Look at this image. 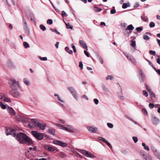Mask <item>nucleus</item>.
<instances>
[{"mask_svg": "<svg viewBox=\"0 0 160 160\" xmlns=\"http://www.w3.org/2000/svg\"><path fill=\"white\" fill-rule=\"evenodd\" d=\"M6 133L7 135H10L15 137L20 144L32 146L34 145V142L25 133L22 132L17 133L15 130L11 128L7 129Z\"/></svg>", "mask_w": 160, "mask_h": 160, "instance_id": "f257e3e1", "label": "nucleus"}, {"mask_svg": "<svg viewBox=\"0 0 160 160\" xmlns=\"http://www.w3.org/2000/svg\"><path fill=\"white\" fill-rule=\"evenodd\" d=\"M55 125L57 126L58 129L63 130L71 133H74L75 131H77L76 128H74L71 125H67L66 126H65L58 123H55Z\"/></svg>", "mask_w": 160, "mask_h": 160, "instance_id": "f03ea898", "label": "nucleus"}, {"mask_svg": "<svg viewBox=\"0 0 160 160\" xmlns=\"http://www.w3.org/2000/svg\"><path fill=\"white\" fill-rule=\"evenodd\" d=\"M123 54L127 58L128 60L134 65H136L137 64V62L135 58L132 56L131 55H129L128 53L127 52H123Z\"/></svg>", "mask_w": 160, "mask_h": 160, "instance_id": "7ed1b4c3", "label": "nucleus"}, {"mask_svg": "<svg viewBox=\"0 0 160 160\" xmlns=\"http://www.w3.org/2000/svg\"><path fill=\"white\" fill-rule=\"evenodd\" d=\"M8 84L10 87L12 89L18 87L19 84V82L13 78H11L9 80Z\"/></svg>", "mask_w": 160, "mask_h": 160, "instance_id": "20e7f679", "label": "nucleus"}, {"mask_svg": "<svg viewBox=\"0 0 160 160\" xmlns=\"http://www.w3.org/2000/svg\"><path fill=\"white\" fill-rule=\"evenodd\" d=\"M10 93L13 97L17 98L21 97L22 94L17 88H13L10 91Z\"/></svg>", "mask_w": 160, "mask_h": 160, "instance_id": "39448f33", "label": "nucleus"}, {"mask_svg": "<svg viewBox=\"0 0 160 160\" xmlns=\"http://www.w3.org/2000/svg\"><path fill=\"white\" fill-rule=\"evenodd\" d=\"M31 133L37 139L39 140H42L43 138L42 133L36 131H32Z\"/></svg>", "mask_w": 160, "mask_h": 160, "instance_id": "423d86ee", "label": "nucleus"}, {"mask_svg": "<svg viewBox=\"0 0 160 160\" xmlns=\"http://www.w3.org/2000/svg\"><path fill=\"white\" fill-rule=\"evenodd\" d=\"M151 119L152 123L154 125L157 126L159 123V119L153 115H152Z\"/></svg>", "mask_w": 160, "mask_h": 160, "instance_id": "0eeeda50", "label": "nucleus"}, {"mask_svg": "<svg viewBox=\"0 0 160 160\" xmlns=\"http://www.w3.org/2000/svg\"><path fill=\"white\" fill-rule=\"evenodd\" d=\"M38 122L37 121L36 119H32L30 122L28 124V126L31 128H34V127H37V125Z\"/></svg>", "mask_w": 160, "mask_h": 160, "instance_id": "6e6552de", "label": "nucleus"}, {"mask_svg": "<svg viewBox=\"0 0 160 160\" xmlns=\"http://www.w3.org/2000/svg\"><path fill=\"white\" fill-rule=\"evenodd\" d=\"M80 152L83 155L87 157H89L92 158H94L95 157V156L92 154L90 152L84 150H80Z\"/></svg>", "mask_w": 160, "mask_h": 160, "instance_id": "1a4fd4ad", "label": "nucleus"}, {"mask_svg": "<svg viewBox=\"0 0 160 160\" xmlns=\"http://www.w3.org/2000/svg\"><path fill=\"white\" fill-rule=\"evenodd\" d=\"M53 144L60 146L62 147H66L67 146V144L65 142H62L58 140H53L52 142Z\"/></svg>", "mask_w": 160, "mask_h": 160, "instance_id": "9d476101", "label": "nucleus"}, {"mask_svg": "<svg viewBox=\"0 0 160 160\" xmlns=\"http://www.w3.org/2000/svg\"><path fill=\"white\" fill-rule=\"evenodd\" d=\"M87 130L90 132L95 133L98 130V128L97 127H93L91 126H88L87 128Z\"/></svg>", "mask_w": 160, "mask_h": 160, "instance_id": "9b49d317", "label": "nucleus"}, {"mask_svg": "<svg viewBox=\"0 0 160 160\" xmlns=\"http://www.w3.org/2000/svg\"><path fill=\"white\" fill-rule=\"evenodd\" d=\"M16 119L19 122H26L27 121V119L24 117L20 115H17L16 117Z\"/></svg>", "mask_w": 160, "mask_h": 160, "instance_id": "f8f14e48", "label": "nucleus"}, {"mask_svg": "<svg viewBox=\"0 0 160 160\" xmlns=\"http://www.w3.org/2000/svg\"><path fill=\"white\" fill-rule=\"evenodd\" d=\"M6 64L7 67L10 68H13L15 67V66L13 63L10 60H8Z\"/></svg>", "mask_w": 160, "mask_h": 160, "instance_id": "ddd939ff", "label": "nucleus"}, {"mask_svg": "<svg viewBox=\"0 0 160 160\" xmlns=\"http://www.w3.org/2000/svg\"><path fill=\"white\" fill-rule=\"evenodd\" d=\"M7 110L8 113L11 116H13L15 115V112L13 108L7 105Z\"/></svg>", "mask_w": 160, "mask_h": 160, "instance_id": "4468645a", "label": "nucleus"}, {"mask_svg": "<svg viewBox=\"0 0 160 160\" xmlns=\"http://www.w3.org/2000/svg\"><path fill=\"white\" fill-rule=\"evenodd\" d=\"M46 125L44 123H41L38 122L37 125V127L39 128L42 130H44L46 128Z\"/></svg>", "mask_w": 160, "mask_h": 160, "instance_id": "2eb2a0df", "label": "nucleus"}, {"mask_svg": "<svg viewBox=\"0 0 160 160\" xmlns=\"http://www.w3.org/2000/svg\"><path fill=\"white\" fill-rule=\"evenodd\" d=\"M22 19L24 29L26 32H28L29 30L27 25V23L26 21L23 17L22 18Z\"/></svg>", "mask_w": 160, "mask_h": 160, "instance_id": "dca6fc26", "label": "nucleus"}, {"mask_svg": "<svg viewBox=\"0 0 160 160\" xmlns=\"http://www.w3.org/2000/svg\"><path fill=\"white\" fill-rule=\"evenodd\" d=\"M1 99L2 101L6 102H10L11 100L9 98H7L5 97L4 95H2L0 98Z\"/></svg>", "mask_w": 160, "mask_h": 160, "instance_id": "f3484780", "label": "nucleus"}, {"mask_svg": "<svg viewBox=\"0 0 160 160\" xmlns=\"http://www.w3.org/2000/svg\"><path fill=\"white\" fill-rule=\"evenodd\" d=\"M57 99L58 101V103L62 107H64V105L62 103H64L65 102L64 100L62 99L59 96L57 98Z\"/></svg>", "mask_w": 160, "mask_h": 160, "instance_id": "a211bd4d", "label": "nucleus"}, {"mask_svg": "<svg viewBox=\"0 0 160 160\" xmlns=\"http://www.w3.org/2000/svg\"><path fill=\"white\" fill-rule=\"evenodd\" d=\"M79 43L80 46L83 48H85L86 50H88V47L86 43L82 40H80L79 41Z\"/></svg>", "mask_w": 160, "mask_h": 160, "instance_id": "6ab92c4d", "label": "nucleus"}, {"mask_svg": "<svg viewBox=\"0 0 160 160\" xmlns=\"http://www.w3.org/2000/svg\"><path fill=\"white\" fill-rule=\"evenodd\" d=\"M44 147L45 149L49 151H54L55 150V148L54 147H50L48 145H45Z\"/></svg>", "mask_w": 160, "mask_h": 160, "instance_id": "aec40b11", "label": "nucleus"}, {"mask_svg": "<svg viewBox=\"0 0 160 160\" xmlns=\"http://www.w3.org/2000/svg\"><path fill=\"white\" fill-rule=\"evenodd\" d=\"M151 148L152 151L153 152L154 155L156 157L160 153L155 147H151Z\"/></svg>", "mask_w": 160, "mask_h": 160, "instance_id": "412c9836", "label": "nucleus"}, {"mask_svg": "<svg viewBox=\"0 0 160 160\" xmlns=\"http://www.w3.org/2000/svg\"><path fill=\"white\" fill-rule=\"evenodd\" d=\"M139 79L143 81V79H144L145 76L143 74L141 70H140L139 72Z\"/></svg>", "mask_w": 160, "mask_h": 160, "instance_id": "4be33fe9", "label": "nucleus"}, {"mask_svg": "<svg viewBox=\"0 0 160 160\" xmlns=\"http://www.w3.org/2000/svg\"><path fill=\"white\" fill-rule=\"evenodd\" d=\"M142 156L145 160H153L150 156L148 154H143L142 155Z\"/></svg>", "mask_w": 160, "mask_h": 160, "instance_id": "5701e85b", "label": "nucleus"}, {"mask_svg": "<svg viewBox=\"0 0 160 160\" xmlns=\"http://www.w3.org/2000/svg\"><path fill=\"white\" fill-rule=\"evenodd\" d=\"M70 93L72 94V95L75 99L76 100H78V96L76 91L75 90L72 92H71Z\"/></svg>", "mask_w": 160, "mask_h": 160, "instance_id": "b1692460", "label": "nucleus"}, {"mask_svg": "<svg viewBox=\"0 0 160 160\" xmlns=\"http://www.w3.org/2000/svg\"><path fill=\"white\" fill-rule=\"evenodd\" d=\"M134 28L132 25L130 24L128 26L127 28L126 29V30H129L130 32H131Z\"/></svg>", "mask_w": 160, "mask_h": 160, "instance_id": "393cba45", "label": "nucleus"}, {"mask_svg": "<svg viewBox=\"0 0 160 160\" xmlns=\"http://www.w3.org/2000/svg\"><path fill=\"white\" fill-rule=\"evenodd\" d=\"M23 82L27 85H29L30 84L29 81L27 78H24Z\"/></svg>", "mask_w": 160, "mask_h": 160, "instance_id": "a878e982", "label": "nucleus"}, {"mask_svg": "<svg viewBox=\"0 0 160 160\" xmlns=\"http://www.w3.org/2000/svg\"><path fill=\"white\" fill-rule=\"evenodd\" d=\"M142 19L144 22H148V18L146 16H145L144 15H143L141 16Z\"/></svg>", "mask_w": 160, "mask_h": 160, "instance_id": "bb28decb", "label": "nucleus"}, {"mask_svg": "<svg viewBox=\"0 0 160 160\" xmlns=\"http://www.w3.org/2000/svg\"><path fill=\"white\" fill-rule=\"evenodd\" d=\"M65 24V25H66V28H68V29H72V28H73V26L71 25L70 23L69 22L68 23H66V22H65L64 21Z\"/></svg>", "mask_w": 160, "mask_h": 160, "instance_id": "cd10ccee", "label": "nucleus"}, {"mask_svg": "<svg viewBox=\"0 0 160 160\" xmlns=\"http://www.w3.org/2000/svg\"><path fill=\"white\" fill-rule=\"evenodd\" d=\"M142 145L143 147H144V149L145 150H147L148 151H149V147L148 146H146L145 143H142Z\"/></svg>", "mask_w": 160, "mask_h": 160, "instance_id": "c85d7f7f", "label": "nucleus"}, {"mask_svg": "<svg viewBox=\"0 0 160 160\" xmlns=\"http://www.w3.org/2000/svg\"><path fill=\"white\" fill-rule=\"evenodd\" d=\"M48 132L49 133L53 135L55 134V130L54 129H50L48 130Z\"/></svg>", "mask_w": 160, "mask_h": 160, "instance_id": "c756f323", "label": "nucleus"}, {"mask_svg": "<svg viewBox=\"0 0 160 160\" xmlns=\"http://www.w3.org/2000/svg\"><path fill=\"white\" fill-rule=\"evenodd\" d=\"M129 3H124L122 5V8L123 9H125L127 8L128 7H129Z\"/></svg>", "mask_w": 160, "mask_h": 160, "instance_id": "7c9ffc66", "label": "nucleus"}, {"mask_svg": "<svg viewBox=\"0 0 160 160\" xmlns=\"http://www.w3.org/2000/svg\"><path fill=\"white\" fill-rule=\"evenodd\" d=\"M93 10L96 12H98L101 11L102 9L101 8H98L97 7L95 6L94 7Z\"/></svg>", "mask_w": 160, "mask_h": 160, "instance_id": "2f4dec72", "label": "nucleus"}, {"mask_svg": "<svg viewBox=\"0 0 160 160\" xmlns=\"http://www.w3.org/2000/svg\"><path fill=\"white\" fill-rule=\"evenodd\" d=\"M0 106L1 108L3 109H5L7 108L6 106L3 104L1 102H0Z\"/></svg>", "mask_w": 160, "mask_h": 160, "instance_id": "473e14b6", "label": "nucleus"}, {"mask_svg": "<svg viewBox=\"0 0 160 160\" xmlns=\"http://www.w3.org/2000/svg\"><path fill=\"white\" fill-rule=\"evenodd\" d=\"M23 45L24 47L26 48H28L29 47V44L27 42H23Z\"/></svg>", "mask_w": 160, "mask_h": 160, "instance_id": "72a5a7b5", "label": "nucleus"}, {"mask_svg": "<svg viewBox=\"0 0 160 160\" xmlns=\"http://www.w3.org/2000/svg\"><path fill=\"white\" fill-rule=\"evenodd\" d=\"M67 89L70 92V93L75 90L74 88L72 87H68Z\"/></svg>", "mask_w": 160, "mask_h": 160, "instance_id": "f704fd0d", "label": "nucleus"}, {"mask_svg": "<svg viewBox=\"0 0 160 160\" xmlns=\"http://www.w3.org/2000/svg\"><path fill=\"white\" fill-rule=\"evenodd\" d=\"M131 45L134 48L136 47V42L132 40L131 41Z\"/></svg>", "mask_w": 160, "mask_h": 160, "instance_id": "c9c22d12", "label": "nucleus"}, {"mask_svg": "<svg viewBox=\"0 0 160 160\" xmlns=\"http://www.w3.org/2000/svg\"><path fill=\"white\" fill-rule=\"evenodd\" d=\"M142 28L141 27H137L136 28V30L138 32H140L142 30Z\"/></svg>", "mask_w": 160, "mask_h": 160, "instance_id": "e433bc0d", "label": "nucleus"}, {"mask_svg": "<svg viewBox=\"0 0 160 160\" xmlns=\"http://www.w3.org/2000/svg\"><path fill=\"white\" fill-rule=\"evenodd\" d=\"M98 138L99 140L102 141L104 142H106V140L105 138H103L102 137H98Z\"/></svg>", "mask_w": 160, "mask_h": 160, "instance_id": "4c0bfd02", "label": "nucleus"}, {"mask_svg": "<svg viewBox=\"0 0 160 160\" xmlns=\"http://www.w3.org/2000/svg\"><path fill=\"white\" fill-rule=\"evenodd\" d=\"M38 58L41 61H47V58L46 57H42L40 56L38 57Z\"/></svg>", "mask_w": 160, "mask_h": 160, "instance_id": "58836bf2", "label": "nucleus"}, {"mask_svg": "<svg viewBox=\"0 0 160 160\" xmlns=\"http://www.w3.org/2000/svg\"><path fill=\"white\" fill-rule=\"evenodd\" d=\"M40 29L43 31H44L46 30V28L45 26L41 24L40 25Z\"/></svg>", "mask_w": 160, "mask_h": 160, "instance_id": "ea45409f", "label": "nucleus"}, {"mask_svg": "<svg viewBox=\"0 0 160 160\" xmlns=\"http://www.w3.org/2000/svg\"><path fill=\"white\" fill-rule=\"evenodd\" d=\"M107 124L108 127L110 128H112L113 127V124L111 123L108 122Z\"/></svg>", "mask_w": 160, "mask_h": 160, "instance_id": "a19ab883", "label": "nucleus"}, {"mask_svg": "<svg viewBox=\"0 0 160 160\" xmlns=\"http://www.w3.org/2000/svg\"><path fill=\"white\" fill-rule=\"evenodd\" d=\"M58 122H60L62 124H64L65 123L66 121L64 119H58V121H57Z\"/></svg>", "mask_w": 160, "mask_h": 160, "instance_id": "79ce46f5", "label": "nucleus"}, {"mask_svg": "<svg viewBox=\"0 0 160 160\" xmlns=\"http://www.w3.org/2000/svg\"><path fill=\"white\" fill-rule=\"evenodd\" d=\"M113 79V76L111 75H108L107 76L106 78V79L108 80H112Z\"/></svg>", "mask_w": 160, "mask_h": 160, "instance_id": "37998d69", "label": "nucleus"}, {"mask_svg": "<svg viewBox=\"0 0 160 160\" xmlns=\"http://www.w3.org/2000/svg\"><path fill=\"white\" fill-rule=\"evenodd\" d=\"M127 118L129 119V120H130L132 122H133L134 124H135L136 125H139V124L138 123V122H136V121L133 120L132 118Z\"/></svg>", "mask_w": 160, "mask_h": 160, "instance_id": "c03bdc74", "label": "nucleus"}, {"mask_svg": "<svg viewBox=\"0 0 160 160\" xmlns=\"http://www.w3.org/2000/svg\"><path fill=\"white\" fill-rule=\"evenodd\" d=\"M155 26V23L153 22H151L149 24V26L150 28L154 27Z\"/></svg>", "mask_w": 160, "mask_h": 160, "instance_id": "a18cd8bd", "label": "nucleus"}, {"mask_svg": "<svg viewBox=\"0 0 160 160\" xmlns=\"http://www.w3.org/2000/svg\"><path fill=\"white\" fill-rule=\"evenodd\" d=\"M50 30L52 32H56L57 34L59 35L60 34V33L58 32L56 29H53L52 28H50Z\"/></svg>", "mask_w": 160, "mask_h": 160, "instance_id": "49530a36", "label": "nucleus"}, {"mask_svg": "<svg viewBox=\"0 0 160 160\" xmlns=\"http://www.w3.org/2000/svg\"><path fill=\"white\" fill-rule=\"evenodd\" d=\"M60 156L62 158H64L66 156V155L63 152H61L60 154Z\"/></svg>", "mask_w": 160, "mask_h": 160, "instance_id": "de8ad7c7", "label": "nucleus"}, {"mask_svg": "<svg viewBox=\"0 0 160 160\" xmlns=\"http://www.w3.org/2000/svg\"><path fill=\"white\" fill-rule=\"evenodd\" d=\"M37 149V147L36 146H34L33 148H32V147H30L29 148V150L30 151H35Z\"/></svg>", "mask_w": 160, "mask_h": 160, "instance_id": "09e8293b", "label": "nucleus"}, {"mask_svg": "<svg viewBox=\"0 0 160 160\" xmlns=\"http://www.w3.org/2000/svg\"><path fill=\"white\" fill-rule=\"evenodd\" d=\"M112 9H111L110 11V13L111 14H113L116 13V10L115 9V7H113V8Z\"/></svg>", "mask_w": 160, "mask_h": 160, "instance_id": "8fccbe9b", "label": "nucleus"}, {"mask_svg": "<svg viewBox=\"0 0 160 160\" xmlns=\"http://www.w3.org/2000/svg\"><path fill=\"white\" fill-rule=\"evenodd\" d=\"M47 22L48 24H51L52 23L53 21L51 19H48L47 21Z\"/></svg>", "mask_w": 160, "mask_h": 160, "instance_id": "3c124183", "label": "nucleus"}, {"mask_svg": "<svg viewBox=\"0 0 160 160\" xmlns=\"http://www.w3.org/2000/svg\"><path fill=\"white\" fill-rule=\"evenodd\" d=\"M98 58L101 63V64H102L103 63V61L101 57L100 56H98Z\"/></svg>", "mask_w": 160, "mask_h": 160, "instance_id": "603ef678", "label": "nucleus"}, {"mask_svg": "<svg viewBox=\"0 0 160 160\" xmlns=\"http://www.w3.org/2000/svg\"><path fill=\"white\" fill-rule=\"evenodd\" d=\"M132 138V139H133L134 142L135 143H136L138 141V139L137 138V137H133Z\"/></svg>", "mask_w": 160, "mask_h": 160, "instance_id": "864d4df0", "label": "nucleus"}, {"mask_svg": "<svg viewBox=\"0 0 160 160\" xmlns=\"http://www.w3.org/2000/svg\"><path fill=\"white\" fill-rule=\"evenodd\" d=\"M105 143H106L107 145L110 148H112V145H111V144H110V143L109 142L106 140V142H105Z\"/></svg>", "mask_w": 160, "mask_h": 160, "instance_id": "5fc2aeb1", "label": "nucleus"}, {"mask_svg": "<svg viewBox=\"0 0 160 160\" xmlns=\"http://www.w3.org/2000/svg\"><path fill=\"white\" fill-rule=\"evenodd\" d=\"M150 95L152 97L155 98V95L152 91L149 92Z\"/></svg>", "mask_w": 160, "mask_h": 160, "instance_id": "6e6d98bb", "label": "nucleus"}, {"mask_svg": "<svg viewBox=\"0 0 160 160\" xmlns=\"http://www.w3.org/2000/svg\"><path fill=\"white\" fill-rule=\"evenodd\" d=\"M93 102L96 105L98 104L99 102L98 100L96 98H95L93 99Z\"/></svg>", "mask_w": 160, "mask_h": 160, "instance_id": "4d7b16f0", "label": "nucleus"}, {"mask_svg": "<svg viewBox=\"0 0 160 160\" xmlns=\"http://www.w3.org/2000/svg\"><path fill=\"white\" fill-rule=\"evenodd\" d=\"M62 16L63 17H66L67 16V14L64 11H63L62 12Z\"/></svg>", "mask_w": 160, "mask_h": 160, "instance_id": "13d9d810", "label": "nucleus"}, {"mask_svg": "<svg viewBox=\"0 0 160 160\" xmlns=\"http://www.w3.org/2000/svg\"><path fill=\"white\" fill-rule=\"evenodd\" d=\"M143 95L146 97H147L148 96V94L147 92L146 91L143 90L142 91Z\"/></svg>", "mask_w": 160, "mask_h": 160, "instance_id": "bf43d9fd", "label": "nucleus"}, {"mask_svg": "<svg viewBox=\"0 0 160 160\" xmlns=\"http://www.w3.org/2000/svg\"><path fill=\"white\" fill-rule=\"evenodd\" d=\"M79 67L81 68V69H82L83 68V65L82 62H79Z\"/></svg>", "mask_w": 160, "mask_h": 160, "instance_id": "052dcab7", "label": "nucleus"}, {"mask_svg": "<svg viewBox=\"0 0 160 160\" xmlns=\"http://www.w3.org/2000/svg\"><path fill=\"white\" fill-rule=\"evenodd\" d=\"M127 24L125 23H122L121 24V27L122 28H124L126 26Z\"/></svg>", "mask_w": 160, "mask_h": 160, "instance_id": "680f3d73", "label": "nucleus"}, {"mask_svg": "<svg viewBox=\"0 0 160 160\" xmlns=\"http://www.w3.org/2000/svg\"><path fill=\"white\" fill-rule=\"evenodd\" d=\"M149 53L152 55H155L156 54V52L152 50H150L149 51Z\"/></svg>", "mask_w": 160, "mask_h": 160, "instance_id": "e2e57ef3", "label": "nucleus"}, {"mask_svg": "<svg viewBox=\"0 0 160 160\" xmlns=\"http://www.w3.org/2000/svg\"><path fill=\"white\" fill-rule=\"evenodd\" d=\"M142 112L144 115H146L148 114V112L144 108L142 109Z\"/></svg>", "mask_w": 160, "mask_h": 160, "instance_id": "0e129e2a", "label": "nucleus"}, {"mask_svg": "<svg viewBox=\"0 0 160 160\" xmlns=\"http://www.w3.org/2000/svg\"><path fill=\"white\" fill-rule=\"evenodd\" d=\"M143 38L145 40H148L149 39V37L147 35H144L143 36Z\"/></svg>", "mask_w": 160, "mask_h": 160, "instance_id": "69168bd1", "label": "nucleus"}, {"mask_svg": "<svg viewBox=\"0 0 160 160\" xmlns=\"http://www.w3.org/2000/svg\"><path fill=\"white\" fill-rule=\"evenodd\" d=\"M121 152L124 154H127L128 153V152L127 150L124 149H122L121 150Z\"/></svg>", "mask_w": 160, "mask_h": 160, "instance_id": "338daca9", "label": "nucleus"}, {"mask_svg": "<svg viewBox=\"0 0 160 160\" xmlns=\"http://www.w3.org/2000/svg\"><path fill=\"white\" fill-rule=\"evenodd\" d=\"M154 107V105L153 104L150 103L149 105V107L150 108L152 109V108Z\"/></svg>", "mask_w": 160, "mask_h": 160, "instance_id": "774afa93", "label": "nucleus"}]
</instances>
